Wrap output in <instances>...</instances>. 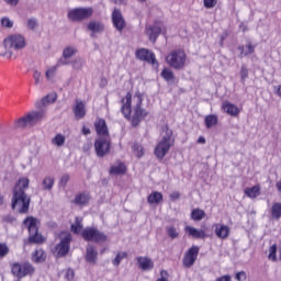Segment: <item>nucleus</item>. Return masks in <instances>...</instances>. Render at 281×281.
<instances>
[{
    "instance_id": "nucleus-1",
    "label": "nucleus",
    "mask_w": 281,
    "mask_h": 281,
    "mask_svg": "<svg viewBox=\"0 0 281 281\" xmlns=\"http://www.w3.org/2000/svg\"><path fill=\"white\" fill-rule=\"evenodd\" d=\"M27 188H30V179L25 177L20 178L13 188L11 207L12 210H18L19 214H27L30 212L32 198L25 193Z\"/></svg>"
},
{
    "instance_id": "nucleus-2",
    "label": "nucleus",
    "mask_w": 281,
    "mask_h": 281,
    "mask_svg": "<svg viewBox=\"0 0 281 281\" xmlns=\"http://www.w3.org/2000/svg\"><path fill=\"white\" fill-rule=\"evenodd\" d=\"M173 144L172 130H170L168 125H165L162 127V139L158 143L154 151L157 159H164L170 151V148H172Z\"/></svg>"
},
{
    "instance_id": "nucleus-3",
    "label": "nucleus",
    "mask_w": 281,
    "mask_h": 281,
    "mask_svg": "<svg viewBox=\"0 0 281 281\" xmlns=\"http://www.w3.org/2000/svg\"><path fill=\"white\" fill-rule=\"evenodd\" d=\"M45 110L32 111L14 122V128H27V126H36L45 120Z\"/></svg>"
},
{
    "instance_id": "nucleus-4",
    "label": "nucleus",
    "mask_w": 281,
    "mask_h": 281,
    "mask_svg": "<svg viewBox=\"0 0 281 281\" xmlns=\"http://www.w3.org/2000/svg\"><path fill=\"white\" fill-rule=\"evenodd\" d=\"M5 58H13L14 52H19L25 47V37L23 35L14 34L4 40Z\"/></svg>"
},
{
    "instance_id": "nucleus-5",
    "label": "nucleus",
    "mask_w": 281,
    "mask_h": 281,
    "mask_svg": "<svg viewBox=\"0 0 281 281\" xmlns=\"http://www.w3.org/2000/svg\"><path fill=\"white\" fill-rule=\"evenodd\" d=\"M23 223L29 229V243L31 245H41L45 243V238L38 233V220L35 217H26Z\"/></svg>"
},
{
    "instance_id": "nucleus-6",
    "label": "nucleus",
    "mask_w": 281,
    "mask_h": 281,
    "mask_svg": "<svg viewBox=\"0 0 281 281\" xmlns=\"http://www.w3.org/2000/svg\"><path fill=\"white\" fill-rule=\"evenodd\" d=\"M186 52L182 49H175L171 50L167 56H166V63L169 65V67H172V69H182L186 67Z\"/></svg>"
},
{
    "instance_id": "nucleus-7",
    "label": "nucleus",
    "mask_w": 281,
    "mask_h": 281,
    "mask_svg": "<svg viewBox=\"0 0 281 281\" xmlns=\"http://www.w3.org/2000/svg\"><path fill=\"white\" fill-rule=\"evenodd\" d=\"M136 99V106L134 108V114L132 116V126H137L148 115V112L144 109H142V102H143V95L139 92H136L135 97Z\"/></svg>"
},
{
    "instance_id": "nucleus-8",
    "label": "nucleus",
    "mask_w": 281,
    "mask_h": 281,
    "mask_svg": "<svg viewBox=\"0 0 281 281\" xmlns=\"http://www.w3.org/2000/svg\"><path fill=\"white\" fill-rule=\"evenodd\" d=\"M94 150L99 157L109 155L111 153V136H99L94 142Z\"/></svg>"
},
{
    "instance_id": "nucleus-9",
    "label": "nucleus",
    "mask_w": 281,
    "mask_h": 281,
    "mask_svg": "<svg viewBox=\"0 0 281 281\" xmlns=\"http://www.w3.org/2000/svg\"><path fill=\"white\" fill-rule=\"evenodd\" d=\"M81 236L88 243L93 240L94 243H106V235L98 228L87 227L81 232Z\"/></svg>"
},
{
    "instance_id": "nucleus-10",
    "label": "nucleus",
    "mask_w": 281,
    "mask_h": 281,
    "mask_svg": "<svg viewBox=\"0 0 281 281\" xmlns=\"http://www.w3.org/2000/svg\"><path fill=\"white\" fill-rule=\"evenodd\" d=\"M93 15V8H75L68 11L70 21H85Z\"/></svg>"
},
{
    "instance_id": "nucleus-11",
    "label": "nucleus",
    "mask_w": 281,
    "mask_h": 281,
    "mask_svg": "<svg viewBox=\"0 0 281 281\" xmlns=\"http://www.w3.org/2000/svg\"><path fill=\"white\" fill-rule=\"evenodd\" d=\"M78 54V48L76 46H66L63 50L61 57L58 59L57 64L53 67V70L56 71L60 69V67H65L69 65V60L74 58V56Z\"/></svg>"
},
{
    "instance_id": "nucleus-12",
    "label": "nucleus",
    "mask_w": 281,
    "mask_h": 281,
    "mask_svg": "<svg viewBox=\"0 0 281 281\" xmlns=\"http://www.w3.org/2000/svg\"><path fill=\"white\" fill-rule=\"evenodd\" d=\"M135 56L138 60H143L144 63H148L155 69H158L159 61H157V57L155 53L148 50L147 48H139L135 52Z\"/></svg>"
},
{
    "instance_id": "nucleus-13",
    "label": "nucleus",
    "mask_w": 281,
    "mask_h": 281,
    "mask_svg": "<svg viewBox=\"0 0 281 281\" xmlns=\"http://www.w3.org/2000/svg\"><path fill=\"white\" fill-rule=\"evenodd\" d=\"M71 247V234H67L61 238L60 243L55 247V256L56 258H65L67 254H69V249Z\"/></svg>"
},
{
    "instance_id": "nucleus-14",
    "label": "nucleus",
    "mask_w": 281,
    "mask_h": 281,
    "mask_svg": "<svg viewBox=\"0 0 281 281\" xmlns=\"http://www.w3.org/2000/svg\"><path fill=\"white\" fill-rule=\"evenodd\" d=\"M33 78L35 80V85H43L44 82H56V72L55 71H35L33 74Z\"/></svg>"
},
{
    "instance_id": "nucleus-15",
    "label": "nucleus",
    "mask_w": 281,
    "mask_h": 281,
    "mask_svg": "<svg viewBox=\"0 0 281 281\" xmlns=\"http://www.w3.org/2000/svg\"><path fill=\"white\" fill-rule=\"evenodd\" d=\"M196 258H199V246H192L183 257V266L190 269L196 262Z\"/></svg>"
},
{
    "instance_id": "nucleus-16",
    "label": "nucleus",
    "mask_w": 281,
    "mask_h": 281,
    "mask_svg": "<svg viewBox=\"0 0 281 281\" xmlns=\"http://www.w3.org/2000/svg\"><path fill=\"white\" fill-rule=\"evenodd\" d=\"M112 23L117 32H123L124 27H126V21L124 20V15L120 9H114L112 12Z\"/></svg>"
},
{
    "instance_id": "nucleus-17",
    "label": "nucleus",
    "mask_w": 281,
    "mask_h": 281,
    "mask_svg": "<svg viewBox=\"0 0 281 281\" xmlns=\"http://www.w3.org/2000/svg\"><path fill=\"white\" fill-rule=\"evenodd\" d=\"M87 29L91 32V38H95L98 34H102V32H104V23L93 20L87 24Z\"/></svg>"
},
{
    "instance_id": "nucleus-18",
    "label": "nucleus",
    "mask_w": 281,
    "mask_h": 281,
    "mask_svg": "<svg viewBox=\"0 0 281 281\" xmlns=\"http://www.w3.org/2000/svg\"><path fill=\"white\" fill-rule=\"evenodd\" d=\"M97 135L100 137H111L109 135V127L106 126V121L104 119H98L94 123Z\"/></svg>"
},
{
    "instance_id": "nucleus-19",
    "label": "nucleus",
    "mask_w": 281,
    "mask_h": 281,
    "mask_svg": "<svg viewBox=\"0 0 281 281\" xmlns=\"http://www.w3.org/2000/svg\"><path fill=\"white\" fill-rule=\"evenodd\" d=\"M76 120H82L87 115V109L85 102L80 99H76V104L72 108Z\"/></svg>"
},
{
    "instance_id": "nucleus-20",
    "label": "nucleus",
    "mask_w": 281,
    "mask_h": 281,
    "mask_svg": "<svg viewBox=\"0 0 281 281\" xmlns=\"http://www.w3.org/2000/svg\"><path fill=\"white\" fill-rule=\"evenodd\" d=\"M138 266L143 271H150L155 267V263L153 262V259L148 257H137L136 258Z\"/></svg>"
},
{
    "instance_id": "nucleus-21",
    "label": "nucleus",
    "mask_w": 281,
    "mask_h": 281,
    "mask_svg": "<svg viewBox=\"0 0 281 281\" xmlns=\"http://www.w3.org/2000/svg\"><path fill=\"white\" fill-rule=\"evenodd\" d=\"M86 262L89 265H95L98 262V250L93 246L87 247Z\"/></svg>"
},
{
    "instance_id": "nucleus-22",
    "label": "nucleus",
    "mask_w": 281,
    "mask_h": 281,
    "mask_svg": "<svg viewBox=\"0 0 281 281\" xmlns=\"http://www.w3.org/2000/svg\"><path fill=\"white\" fill-rule=\"evenodd\" d=\"M222 109L225 113H227L228 115H232L233 117H236L240 113V110L238 109V106L227 101L223 103Z\"/></svg>"
},
{
    "instance_id": "nucleus-23",
    "label": "nucleus",
    "mask_w": 281,
    "mask_h": 281,
    "mask_svg": "<svg viewBox=\"0 0 281 281\" xmlns=\"http://www.w3.org/2000/svg\"><path fill=\"white\" fill-rule=\"evenodd\" d=\"M215 235L217 236V238H222V240H225V238L229 236V226L223 225V224H216Z\"/></svg>"
},
{
    "instance_id": "nucleus-24",
    "label": "nucleus",
    "mask_w": 281,
    "mask_h": 281,
    "mask_svg": "<svg viewBox=\"0 0 281 281\" xmlns=\"http://www.w3.org/2000/svg\"><path fill=\"white\" fill-rule=\"evenodd\" d=\"M131 93H127L126 94V98L125 99H122V108H121V111L124 115V117L128 119L131 117Z\"/></svg>"
},
{
    "instance_id": "nucleus-25",
    "label": "nucleus",
    "mask_w": 281,
    "mask_h": 281,
    "mask_svg": "<svg viewBox=\"0 0 281 281\" xmlns=\"http://www.w3.org/2000/svg\"><path fill=\"white\" fill-rule=\"evenodd\" d=\"M237 49L240 54V58H243V56H249V54H254L256 52V45H254L251 42H247L245 46H238Z\"/></svg>"
},
{
    "instance_id": "nucleus-26",
    "label": "nucleus",
    "mask_w": 281,
    "mask_h": 281,
    "mask_svg": "<svg viewBox=\"0 0 281 281\" xmlns=\"http://www.w3.org/2000/svg\"><path fill=\"white\" fill-rule=\"evenodd\" d=\"M162 201L164 194H161V192L158 191L151 192L147 198V203H149V205H159V203H161Z\"/></svg>"
},
{
    "instance_id": "nucleus-27",
    "label": "nucleus",
    "mask_w": 281,
    "mask_h": 281,
    "mask_svg": "<svg viewBox=\"0 0 281 281\" xmlns=\"http://www.w3.org/2000/svg\"><path fill=\"white\" fill-rule=\"evenodd\" d=\"M146 32L149 36V41L155 43V41H157V37L159 36V34H161V27H159L158 25L147 26Z\"/></svg>"
},
{
    "instance_id": "nucleus-28",
    "label": "nucleus",
    "mask_w": 281,
    "mask_h": 281,
    "mask_svg": "<svg viewBox=\"0 0 281 281\" xmlns=\"http://www.w3.org/2000/svg\"><path fill=\"white\" fill-rule=\"evenodd\" d=\"M47 256L45 255V250L37 249L32 255V261L36 265H41L44 260H46Z\"/></svg>"
},
{
    "instance_id": "nucleus-29",
    "label": "nucleus",
    "mask_w": 281,
    "mask_h": 281,
    "mask_svg": "<svg viewBox=\"0 0 281 281\" xmlns=\"http://www.w3.org/2000/svg\"><path fill=\"white\" fill-rule=\"evenodd\" d=\"M184 229L192 238H205V231H199L192 226H187Z\"/></svg>"
},
{
    "instance_id": "nucleus-30",
    "label": "nucleus",
    "mask_w": 281,
    "mask_h": 281,
    "mask_svg": "<svg viewBox=\"0 0 281 281\" xmlns=\"http://www.w3.org/2000/svg\"><path fill=\"white\" fill-rule=\"evenodd\" d=\"M56 100H58V93L52 92L41 100V104L42 106H49V104H54Z\"/></svg>"
},
{
    "instance_id": "nucleus-31",
    "label": "nucleus",
    "mask_w": 281,
    "mask_h": 281,
    "mask_svg": "<svg viewBox=\"0 0 281 281\" xmlns=\"http://www.w3.org/2000/svg\"><path fill=\"white\" fill-rule=\"evenodd\" d=\"M110 175H126V165L120 162L117 166L110 168Z\"/></svg>"
},
{
    "instance_id": "nucleus-32",
    "label": "nucleus",
    "mask_w": 281,
    "mask_h": 281,
    "mask_svg": "<svg viewBox=\"0 0 281 281\" xmlns=\"http://www.w3.org/2000/svg\"><path fill=\"white\" fill-rule=\"evenodd\" d=\"M246 196H249V199H256L257 196H260V187L255 186L251 188L245 189Z\"/></svg>"
},
{
    "instance_id": "nucleus-33",
    "label": "nucleus",
    "mask_w": 281,
    "mask_h": 281,
    "mask_svg": "<svg viewBox=\"0 0 281 281\" xmlns=\"http://www.w3.org/2000/svg\"><path fill=\"white\" fill-rule=\"evenodd\" d=\"M76 205H87L89 203V194L79 193L75 196Z\"/></svg>"
},
{
    "instance_id": "nucleus-34",
    "label": "nucleus",
    "mask_w": 281,
    "mask_h": 281,
    "mask_svg": "<svg viewBox=\"0 0 281 281\" xmlns=\"http://www.w3.org/2000/svg\"><path fill=\"white\" fill-rule=\"evenodd\" d=\"M206 128H212V126H216L218 124V117L214 114H210L204 119Z\"/></svg>"
},
{
    "instance_id": "nucleus-35",
    "label": "nucleus",
    "mask_w": 281,
    "mask_h": 281,
    "mask_svg": "<svg viewBox=\"0 0 281 281\" xmlns=\"http://www.w3.org/2000/svg\"><path fill=\"white\" fill-rule=\"evenodd\" d=\"M271 214L272 218H276V221L281 218V203L276 202L271 207Z\"/></svg>"
},
{
    "instance_id": "nucleus-36",
    "label": "nucleus",
    "mask_w": 281,
    "mask_h": 281,
    "mask_svg": "<svg viewBox=\"0 0 281 281\" xmlns=\"http://www.w3.org/2000/svg\"><path fill=\"white\" fill-rule=\"evenodd\" d=\"M191 218L193 221H203L205 218V211H203L201 209H194L191 212Z\"/></svg>"
},
{
    "instance_id": "nucleus-37",
    "label": "nucleus",
    "mask_w": 281,
    "mask_h": 281,
    "mask_svg": "<svg viewBox=\"0 0 281 281\" xmlns=\"http://www.w3.org/2000/svg\"><path fill=\"white\" fill-rule=\"evenodd\" d=\"M75 221V224H71V232L74 234H80L82 232V218L76 217Z\"/></svg>"
},
{
    "instance_id": "nucleus-38",
    "label": "nucleus",
    "mask_w": 281,
    "mask_h": 281,
    "mask_svg": "<svg viewBox=\"0 0 281 281\" xmlns=\"http://www.w3.org/2000/svg\"><path fill=\"white\" fill-rule=\"evenodd\" d=\"M43 190H52L54 188V177H46L44 178L43 182Z\"/></svg>"
},
{
    "instance_id": "nucleus-39",
    "label": "nucleus",
    "mask_w": 281,
    "mask_h": 281,
    "mask_svg": "<svg viewBox=\"0 0 281 281\" xmlns=\"http://www.w3.org/2000/svg\"><path fill=\"white\" fill-rule=\"evenodd\" d=\"M52 144H54L55 146H65V136L63 134H57L53 139H52Z\"/></svg>"
},
{
    "instance_id": "nucleus-40",
    "label": "nucleus",
    "mask_w": 281,
    "mask_h": 281,
    "mask_svg": "<svg viewBox=\"0 0 281 281\" xmlns=\"http://www.w3.org/2000/svg\"><path fill=\"white\" fill-rule=\"evenodd\" d=\"M277 252H278V246L272 245L269 248V255H268L269 260H272V262H276L278 260V256L276 255Z\"/></svg>"
},
{
    "instance_id": "nucleus-41",
    "label": "nucleus",
    "mask_w": 281,
    "mask_h": 281,
    "mask_svg": "<svg viewBox=\"0 0 281 281\" xmlns=\"http://www.w3.org/2000/svg\"><path fill=\"white\" fill-rule=\"evenodd\" d=\"M127 256L128 255L126 252H119L112 261V265H114V267H120V262H122V260H124V258H126Z\"/></svg>"
},
{
    "instance_id": "nucleus-42",
    "label": "nucleus",
    "mask_w": 281,
    "mask_h": 281,
    "mask_svg": "<svg viewBox=\"0 0 281 281\" xmlns=\"http://www.w3.org/2000/svg\"><path fill=\"white\" fill-rule=\"evenodd\" d=\"M161 78L167 82H175V72L172 71H161Z\"/></svg>"
},
{
    "instance_id": "nucleus-43",
    "label": "nucleus",
    "mask_w": 281,
    "mask_h": 281,
    "mask_svg": "<svg viewBox=\"0 0 281 281\" xmlns=\"http://www.w3.org/2000/svg\"><path fill=\"white\" fill-rule=\"evenodd\" d=\"M166 231L169 238H172V240H175V238H179V232H177L175 226L167 227Z\"/></svg>"
},
{
    "instance_id": "nucleus-44",
    "label": "nucleus",
    "mask_w": 281,
    "mask_h": 281,
    "mask_svg": "<svg viewBox=\"0 0 281 281\" xmlns=\"http://www.w3.org/2000/svg\"><path fill=\"white\" fill-rule=\"evenodd\" d=\"M2 27H8L9 30L14 27V21L10 20V18L4 16L1 19Z\"/></svg>"
},
{
    "instance_id": "nucleus-45",
    "label": "nucleus",
    "mask_w": 281,
    "mask_h": 281,
    "mask_svg": "<svg viewBox=\"0 0 281 281\" xmlns=\"http://www.w3.org/2000/svg\"><path fill=\"white\" fill-rule=\"evenodd\" d=\"M10 254V247L8 244L0 243V258H5Z\"/></svg>"
},
{
    "instance_id": "nucleus-46",
    "label": "nucleus",
    "mask_w": 281,
    "mask_h": 281,
    "mask_svg": "<svg viewBox=\"0 0 281 281\" xmlns=\"http://www.w3.org/2000/svg\"><path fill=\"white\" fill-rule=\"evenodd\" d=\"M134 155H136L138 157V159L140 157H144V148L142 146H139L138 144L134 145Z\"/></svg>"
},
{
    "instance_id": "nucleus-47",
    "label": "nucleus",
    "mask_w": 281,
    "mask_h": 281,
    "mask_svg": "<svg viewBox=\"0 0 281 281\" xmlns=\"http://www.w3.org/2000/svg\"><path fill=\"white\" fill-rule=\"evenodd\" d=\"M38 26V21L34 18H31L27 20V29L29 30H36V27Z\"/></svg>"
},
{
    "instance_id": "nucleus-48",
    "label": "nucleus",
    "mask_w": 281,
    "mask_h": 281,
    "mask_svg": "<svg viewBox=\"0 0 281 281\" xmlns=\"http://www.w3.org/2000/svg\"><path fill=\"white\" fill-rule=\"evenodd\" d=\"M14 221H16V217H14L11 214H7L2 216V223L12 224L14 223Z\"/></svg>"
},
{
    "instance_id": "nucleus-49",
    "label": "nucleus",
    "mask_w": 281,
    "mask_h": 281,
    "mask_svg": "<svg viewBox=\"0 0 281 281\" xmlns=\"http://www.w3.org/2000/svg\"><path fill=\"white\" fill-rule=\"evenodd\" d=\"M69 175H64L61 176L60 178V181H59V188H66L67 187V183H69Z\"/></svg>"
},
{
    "instance_id": "nucleus-50",
    "label": "nucleus",
    "mask_w": 281,
    "mask_h": 281,
    "mask_svg": "<svg viewBox=\"0 0 281 281\" xmlns=\"http://www.w3.org/2000/svg\"><path fill=\"white\" fill-rule=\"evenodd\" d=\"M218 3V0H204V8H207V10H211V8H215Z\"/></svg>"
},
{
    "instance_id": "nucleus-51",
    "label": "nucleus",
    "mask_w": 281,
    "mask_h": 281,
    "mask_svg": "<svg viewBox=\"0 0 281 281\" xmlns=\"http://www.w3.org/2000/svg\"><path fill=\"white\" fill-rule=\"evenodd\" d=\"M75 276H76V272L74 271V269L69 268L66 271L65 278H66V280L71 281V280H74Z\"/></svg>"
},
{
    "instance_id": "nucleus-52",
    "label": "nucleus",
    "mask_w": 281,
    "mask_h": 281,
    "mask_svg": "<svg viewBox=\"0 0 281 281\" xmlns=\"http://www.w3.org/2000/svg\"><path fill=\"white\" fill-rule=\"evenodd\" d=\"M235 278H236L237 281H246L247 280V272H245V271L237 272Z\"/></svg>"
},
{
    "instance_id": "nucleus-53",
    "label": "nucleus",
    "mask_w": 281,
    "mask_h": 281,
    "mask_svg": "<svg viewBox=\"0 0 281 281\" xmlns=\"http://www.w3.org/2000/svg\"><path fill=\"white\" fill-rule=\"evenodd\" d=\"M83 65L85 63L81 59H77L74 61L72 67L74 69L79 70V69H82Z\"/></svg>"
},
{
    "instance_id": "nucleus-54",
    "label": "nucleus",
    "mask_w": 281,
    "mask_h": 281,
    "mask_svg": "<svg viewBox=\"0 0 281 281\" xmlns=\"http://www.w3.org/2000/svg\"><path fill=\"white\" fill-rule=\"evenodd\" d=\"M4 2L8 5H11L12 8H15V5H19V0H4Z\"/></svg>"
},
{
    "instance_id": "nucleus-55",
    "label": "nucleus",
    "mask_w": 281,
    "mask_h": 281,
    "mask_svg": "<svg viewBox=\"0 0 281 281\" xmlns=\"http://www.w3.org/2000/svg\"><path fill=\"white\" fill-rule=\"evenodd\" d=\"M215 281H232V277L228 274L217 278Z\"/></svg>"
},
{
    "instance_id": "nucleus-56",
    "label": "nucleus",
    "mask_w": 281,
    "mask_h": 281,
    "mask_svg": "<svg viewBox=\"0 0 281 281\" xmlns=\"http://www.w3.org/2000/svg\"><path fill=\"white\" fill-rule=\"evenodd\" d=\"M114 3H116V5H126V3H128V0H114Z\"/></svg>"
},
{
    "instance_id": "nucleus-57",
    "label": "nucleus",
    "mask_w": 281,
    "mask_h": 281,
    "mask_svg": "<svg viewBox=\"0 0 281 281\" xmlns=\"http://www.w3.org/2000/svg\"><path fill=\"white\" fill-rule=\"evenodd\" d=\"M82 133H83V135H91V130H89V127H87V126H83Z\"/></svg>"
},
{
    "instance_id": "nucleus-58",
    "label": "nucleus",
    "mask_w": 281,
    "mask_h": 281,
    "mask_svg": "<svg viewBox=\"0 0 281 281\" xmlns=\"http://www.w3.org/2000/svg\"><path fill=\"white\" fill-rule=\"evenodd\" d=\"M198 144H205V137L200 136V137L198 138Z\"/></svg>"
},
{
    "instance_id": "nucleus-59",
    "label": "nucleus",
    "mask_w": 281,
    "mask_h": 281,
    "mask_svg": "<svg viewBox=\"0 0 281 281\" xmlns=\"http://www.w3.org/2000/svg\"><path fill=\"white\" fill-rule=\"evenodd\" d=\"M170 196L172 198V199H179V192H173V193H171L170 194Z\"/></svg>"
},
{
    "instance_id": "nucleus-60",
    "label": "nucleus",
    "mask_w": 281,
    "mask_h": 281,
    "mask_svg": "<svg viewBox=\"0 0 281 281\" xmlns=\"http://www.w3.org/2000/svg\"><path fill=\"white\" fill-rule=\"evenodd\" d=\"M248 77L249 75L247 74V71L241 72V80H245Z\"/></svg>"
},
{
    "instance_id": "nucleus-61",
    "label": "nucleus",
    "mask_w": 281,
    "mask_h": 281,
    "mask_svg": "<svg viewBox=\"0 0 281 281\" xmlns=\"http://www.w3.org/2000/svg\"><path fill=\"white\" fill-rule=\"evenodd\" d=\"M106 79L105 78H101V87H106Z\"/></svg>"
},
{
    "instance_id": "nucleus-62",
    "label": "nucleus",
    "mask_w": 281,
    "mask_h": 281,
    "mask_svg": "<svg viewBox=\"0 0 281 281\" xmlns=\"http://www.w3.org/2000/svg\"><path fill=\"white\" fill-rule=\"evenodd\" d=\"M277 95H279V98H281V85L277 89Z\"/></svg>"
},
{
    "instance_id": "nucleus-63",
    "label": "nucleus",
    "mask_w": 281,
    "mask_h": 281,
    "mask_svg": "<svg viewBox=\"0 0 281 281\" xmlns=\"http://www.w3.org/2000/svg\"><path fill=\"white\" fill-rule=\"evenodd\" d=\"M276 186H277L278 191L281 192V181L277 182Z\"/></svg>"
},
{
    "instance_id": "nucleus-64",
    "label": "nucleus",
    "mask_w": 281,
    "mask_h": 281,
    "mask_svg": "<svg viewBox=\"0 0 281 281\" xmlns=\"http://www.w3.org/2000/svg\"><path fill=\"white\" fill-rule=\"evenodd\" d=\"M0 205H3V195L0 193Z\"/></svg>"
}]
</instances>
